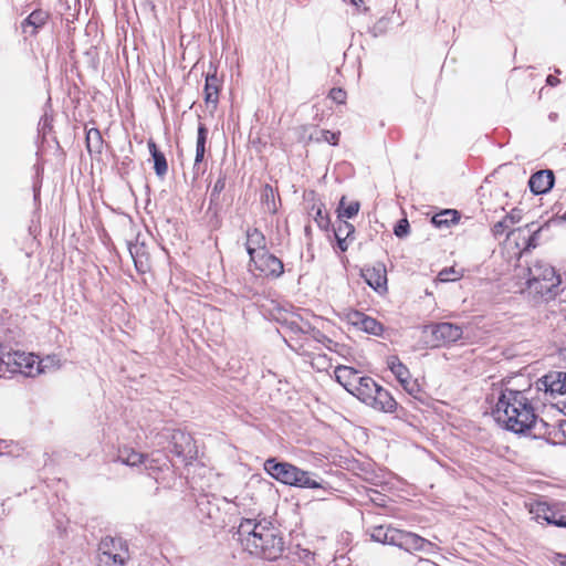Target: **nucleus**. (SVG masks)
Segmentation results:
<instances>
[{"mask_svg": "<svg viewBox=\"0 0 566 566\" xmlns=\"http://www.w3.org/2000/svg\"><path fill=\"white\" fill-rule=\"evenodd\" d=\"M532 389L502 391L493 410L494 419L507 430L524 433L536 423L537 416L531 403Z\"/></svg>", "mask_w": 566, "mask_h": 566, "instance_id": "nucleus-1", "label": "nucleus"}, {"mask_svg": "<svg viewBox=\"0 0 566 566\" xmlns=\"http://www.w3.org/2000/svg\"><path fill=\"white\" fill-rule=\"evenodd\" d=\"M238 536L245 551L270 560L279 558L284 548V542L277 528L265 520L241 521Z\"/></svg>", "mask_w": 566, "mask_h": 566, "instance_id": "nucleus-2", "label": "nucleus"}, {"mask_svg": "<svg viewBox=\"0 0 566 566\" xmlns=\"http://www.w3.org/2000/svg\"><path fill=\"white\" fill-rule=\"evenodd\" d=\"M264 470L276 481L303 489L322 488L314 476L315 474L304 471L289 462H277L275 459H268L264 462Z\"/></svg>", "mask_w": 566, "mask_h": 566, "instance_id": "nucleus-3", "label": "nucleus"}, {"mask_svg": "<svg viewBox=\"0 0 566 566\" xmlns=\"http://www.w3.org/2000/svg\"><path fill=\"white\" fill-rule=\"evenodd\" d=\"M559 283L560 279L556 275L555 269L552 265L536 261L528 268L527 285L537 293H548Z\"/></svg>", "mask_w": 566, "mask_h": 566, "instance_id": "nucleus-4", "label": "nucleus"}, {"mask_svg": "<svg viewBox=\"0 0 566 566\" xmlns=\"http://www.w3.org/2000/svg\"><path fill=\"white\" fill-rule=\"evenodd\" d=\"M98 551V566H124L128 559V549L120 538H103Z\"/></svg>", "mask_w": 566, "mask_h": 566, "instance_id": "nucleus-5", "label": "nucleus"}, {"mask_svg": "<svg viewBox=\"0 0 566 566\" xmlns=\"http://www.w3.org/2000/svg\"><path fill=\"white\" fill-rule=\"evenodd\" d=\"M426 332H429L431 335L432 346L455 343L461 339L463 335V329L460 325L449 322L428 325Z\"/></svg>", "mask_w": 566, "mask_h": 566, "instance_id": "nucleus-6", "label": "nucleus"}, {"mask_svg": "<svg viewBox=\"0 0 566 566\" xmlns=\"http://www.w3.org/2000/svg\"><path fill=\"white\" fill-rule=\"evenodd\" d=\"M396 546L409 553L424 552L427 554H433L439 551V547L430 541L419 536L416 533L401 530L398 531Z\"/></svg>", "mask_w": 566, "mask_h": 566, "instance_id": "nucleus-7", "label": "nucleus"}, {"mask_svg": "<svg viewBox=\"0 0 566 566\" xmlns=\"http://www.w3.org/2000/svg\"><path fill=\"white\" fill-rule=\"evenodd\" d=\"M387 365L402 388L410 396L417 398L420 394V387L417 380L411 378L409 369L400 361V359L396 356H390L387 359Z\"/></svg>", "mask_w": 566, "mask_h": 566, "instance_id": "nucleus-8", "label": "nucleus"}, {"mask_svg": "<svg viewBox=\"0 0 566 566\" xmlns=\"http://www.w3.org/2000/svg\"><path fill=\"white\" fill-rule=\"evenodd\" d=\"M536 389L543 390L546 396L555 398L566 394V371L553 370L536 381Z\"/></svg>", "mask_w": 566, "mask_h": 566, "instance_id": "nucleus-9", "label": "nucleus"}, {"mask_svg": "<svg viewBox=\"0 0 566 566\" xmlns=\"http://www.w3.org/2000/svg\"><path fill=\"white\" fill-rule=\"evenodd\" d=\"M252 265L265 276L279 277L284 272L282 261L268 251L258 253L254 260H250V266Z\"/></svg>", "mask_w": 566, "mask_h": 566, "instance_id": "nucleus-10", "label": "nucleus"}, {"mask_svg": "<svg viewBox=\"0 0 566 566\" xmlns=\"http://www.w3.org/2000/svg\"><path fill=\"white\" fill-rule=\"evenodd\" d=\"M345 318L349 324L368 334L380 335L382 332V325L378 321L359 311H348Z\"/></svg>", "mask_w": 566, "mask_h": 566, "instance_id": "nucleus-11", "label": "nucleus"}, {"mask_svg": "<svg viewBox=\"0 0 566 566\" xmlns=\"http://www.w3.org/2000/svg\"><path fill=\"white\" fill-rule=\"evenodd\" d=\"M361 275L366 283L379 293L387 291V270L386 266L377 262L376 264L365 268Z\"/></svg>", "mask_w": 566, "mask_h": 566, "instance_id": "nucleus-12", "label": "nucleus"}, {"mask_svg": "<svg viewBox=\"0 0 566 566\" xmlns=\"http://www.w3.org/2000/svg\"><path fill=\"white\" fill-rule=\"evenodd\" d=\"M13 365L17 371L27 377H35L41 374V361L36 355L31 353H14Z\"/></svg>", "mask_w": 566, "mask_h": 566, "instance_id": "nucleus-13", "label": "nucleus"}, {"mask_svg": "<svg viewBox=\"0 0 566 566\" xmlns=\"http://www.w3.org/2000/svg\"><path fill=\"white\" fill-rule=\"evenodd\" d=\"M245 249L250 255V260H254L258 253L266 251V239L259 229L249 228L245 231Z\"/></svg>", "mask_w": 566, "mask_h": 566, "instance_id": "nucleus-14", "label": "nucleus"}, {"mask_svg": "<svg viewBox=\"0 0 566 566\" xmlns=\"http://www.w3.org/2000/svg\"><path fill=\"white\" fill-rule=\"evenodd\" d=\"M554 185V174L551 170L535 172L528 180L530 189L535 195L549 191Z\"/></svg>", "mask_w": 566, "mask_h": 566, "instance_id": "nucleus-15", "label": "nucleus"}, {"mask_svg": "<svg viewBox=\"0 0 566 566\" xmlns=\"http://www.w3.org/2000/svg\"><path fill=\"white\" fill-rule=\"evenodd\" d=\"M336 380L349 392L354 390L359 379L363 376L358 375V371L349 366L339 365L334 370Z\"/></svg>", "mask_w": 566, "mask_h": 566, "instance_id": "nucleus-16", "label": "nucleus"}, {"mask_svg": "<svg viewBox=\"0 0 566 566\" xmlns=\"http://www.w3.org/2000/svg\"><path fill=\"white\" fill-rule=\"evenodd\" d=\"M377 387L378 384L371 377L363 376L352 391V395L368 406L373 401L371 399L375 391H377Z\"/></svg>", "mask_w": 566, "mask_h": 566, "instance_id": "nucleus-17", "label": "nucleus"}, {"mask_svg": "<svg viewBox=\"0 0 566 566\" xmlns=\"http://www.w3.org/2000/svg\"><path fill=\"white\" fill-rule=\"evenodd\" d=\"M373 401L368 405L378 411L395 412L397 409V402L389 391L378 385L377 391L371 399Z\"/></svg>", "mask_w": 566, "mask_h": 566, "instance_id": "nucleus-18", "label": "nucleus"}, {"mask_svg": "<svg viewBox=\"0 0 566 566\" xmlns=\"http://www.w3.org/2000/svg\"><path fill=\"white\" fill-rule=\"evenodd\" d=\"M221 87V81L217 76L216 71L213 73H208L206 77V84H205V102L207 105H211L213 108H216L218 101H219V92Z\"/></svg>", "mask_w": 566, "mask_h": 566, "instance_id": "nucleus-19", "label": "nucleus"}, {"mask_svg": "<svg viewBox=\"0 0 566 566\" xmlns=\"http://www.w3.org/2000/svg\"><path fill=\"white\" fill-rule=\"evenodd\" d=\"M398 531L391 526H378L373 530L371 538L375 542L396 546Z\"/></svg>", "mask_w": 566, "mask_h": 566, "instance_id": "nucleus-20", "label": "nucleus"}, {"mask_svg": "<svg viewBox=\"0 0 566 566\" xmlns=\"http://www.w3.org/2000/svg\"><path fill=\"white\" fill-rule=\"evenodd\" d=\"M49 18V14L43 10L33 11L22 23V31L28 33V28H32L31 34H34L36 30L43 27Z\"/></svg>", "mask_w": 566, "mask_h": 566, "instance_id": "nucleus-21", "label": "nucleus"}, {"mask_svg": "<svg viewBox=\"0 0 566 566\" xmlns=\"http://www.w3.org/2000/svg\"><path fill=\"white\" fill-rule=\"evenodd\" d=\"M146 455L136 452L130 448H123L118 451V461L126 465L136 467L142 463H146Z\"/></svg>", "mask_w": 566, "mask_h": 566, "instance_id": "nucleus-22", "label": "nucleus"}, {"mask_svg": "<svg viewBox=\"0 0 566 566\" xmlns=\"http://www.w3.org/2000/svg\"><path fill=\"white\" fill-rule=\"evenodd\" d=\"M521 220V213L520 211L513 210L511 213L505 216L501 221L496 222L493 228L492 232L495 237L502 235L505 233L510 228L520 222Z\"/></svg>", "mask_w": 566, "mask_h": 566, "instance_id": "nucleus-23", "label": "nucleus"}, {"mask_svg": "<svg viewBox=\"0 0 566 566\" xmlns=\"http://www.w3.org/2000/svg\"><path fill=\"white\" fill-rule=\"evenodd\" d=\"M148 148L154 159V168L157 176H165L168 170V165L164 154L157 149V146L153 140L148 142Z\"/></svg>", "mask_w": 566, "mask_h": 566, "instance_id": "nucleus-24", "label": "nucleus"}, {"mask_svg": "<svg viewBox=\"0 0 566 566\" xmlns=\"http://www.w3.org/2000/svg\"><path fill=\"white\" fill-rule=\"evenodd\" d=\"M208 136V129L203 124L198 127L197 143H196V158L195 165L202 161L206 151V142Z\"/></svg>", "mask_w": 566, "mask_h": 566, "instance_id": "nucleus-25", "label": "nucleus"}, {"mask_svg": "<svg viewBox=\"0 0 566 566\" xmlns=\"http://www.w3.org/2000/svg\"><path fill=\"white\" fill-rule=\"evenodd\" d=\"M457 220V211L455 210H444L440 213H437L432 217V223L437 228L448 227L451 222Z\"/></svg>", "mask_w": 566, "mask_h": 566, "instance_id": "nucleus-26", "label": "nucleus"}, {"mask_svg": "<svg viewBox=\"0 0 566 566\" xmlns=\"http://www.w3.org/2000/svg\"><path fill=\"white\" fill-rule=\"evenodd\" d=\"M552 507L544 503V502H537L535 504L531 505L530 513L533 515V518L536 521H545L547 522L549 513L552 512Z\"/></svg>", "mask_w": 566, "mask_h": 566, "instance_id": "nucleus-27", "label": "nucleus"}, {"mask_svg": "<svg viewBox=\"0 0 566 566\" xmlns=\"http://www.w3.org/2000/svg\"><path fill=\"white\" fill-rule=\"evenodd\" d=\"M358 211L359 203L357 201L349 202L347 206H345V198H342L339 207V217L350 219L354 216H356Z\"/></svg>", "mask_w": 566, "mask_h": 566, "instance_id": "nucleus-28", "label": "nucleus"}, {"mask_svg": "<svg viewBox=\"0 0 566 566\" xmlns=\"http://www.w3.org/2000/svg\"><path fill=\"white\" fill-rule=\"evenodd\" d=\"M39 361H41V374L55 370L61 367V360L55 355L46 356L43 359H39Z\"/></svg>", "mask_w": 566, "mask_h": 566, "instance_id": "nucleus-29", "label": "nucleus"}, {"mask_svg": "<svg viewBox=\"0 0 566 566\" xmlns=\"http://www.w3.org/2000/svg\"><path fill=\"white\" fill-rule=\"evenodd\" d=\"M355 228L352 223L340 220L337 228L335 229V238H347L350 239V237L354 234Z\"/></svg>", "mask_w": 566, "mask_h": 566, "instance_id": "nucleus-30", "label": "nucleus"}, {"mask_svg": "<svg viewBox=\"0 0 566 566\" xmlns=\"http://www.w3.org/2000/svg\"><path fill=\"white\" fill-rule=\"evenodd\" d=\"M546 523L558 527H566V515L553 509Z\"/></svg>", "mask_w": 566, "mask_h": 566, "instance_id": "nucleus-31", "label": "nucleus"}, {"mask_svg": "<svg viewBox=\"0 0 566 566\" xmlns=\"http://www.w3.org/2000/svg\"><path fill=\"white\" fill-rule=\"evenodd\" d=\"M339 133H333L329 130H318L315 139L317 142L324 140L331 145H336L338 143Z\"/></svg>", "mask_w": 566, "mask_h": 566, "instance_id": "nucleus-32", "label": "nucleus"}, {"mask_svg": "<svg viewBox=\"0 0 566 566\" xmlns=\"http://www.w3.org/2000/svg\"><path fill=\"white\" fill-rule=\"evenodd\" d=\"M461 277V274L454 270V268H449L440 271L438 279L441 282H453Z\"/></svg>", "mask_w": 566, "mask_h": 566, "instance_id": "nucleus-33", "label": "nucleus"}, {"mask_svg": "<svg viewBox=\"0 0 566 566\" xmlns=\"http://www.w3.org/2000/svg\"><path fill=\"white\" fill-rule=\"evenodd\" d=\"M395 234L399 238H402L408 234L409 223L407 219L400 220L395 227Z\"/></svg>", "mask_w": 566, "mask_h": 566, "instance_id": "nucleus-34", "label": "nucleus"}, {"mask_svg": "<svg viewBox=\"0 0 566 566\" xmlns=\"http://www.w3.org/2000/svg\"><path fill=\"white\" fill-rule=\"evenodd\" d=\"M329 97L334 102H336L338 104H343V103H345V99H346V92L343 91L342 88H333L329 92Z\"/></svg>", "mask_w": 566, "mask_h": 566, "instance_id": "nucleus-35", "label": "nucleus"}, {"mask_svg": "<svg viewBox=\"0 0 566 566\" xmlns=\"http://www.w3.org/2000/svg\"><path fill=\"white\" fill-rule=\"evenodd\" d=\"M92 140H95V144H96V147H98L99 143H101V136H99V133L98 130L96 129H91L88 133H87V136H86V142H87V148L88 150L91 151V147H92Z\"/></svg>", "mask_w": 566, "mask_h": 566, "instance_id": "nucleus-36", "label": "nucleus"}, {"mask_svg": "<svg viewBox=\"0 0 566 566\" xmlns=\"http://www.w3.org/2000/svg\"><path fill=\"white\" fill-rule=\"evenodd\" d=\"M314 219L319 228H326L329 223L327 216H325L323 213L321 207H317L316 214H315Z\"/></svg>", "mask_w": 566, "mask_h": 566, "instance_id": "nucleus-37", "label": "nucleus"}, {"mask_svg": "<svg viewBox=\"0 0 566 566\" xmlns=\"http://www.w3.org/2000/svg\"><path fill=\"white\" fill-rule=\"evenodd\" d=\"M264 197L266 198L268 210L270 212L274 213L276 211L275 203H274V201H272V203L269 202L270 197H272V198L274 197L272 188L265 187Z\"/></svg>", "mask_w": 566, "mask_h": 566, "instance_id": "nucleus-38", "label": "nucleus"}, {"mask_svg": "<svg viewBox=\"0 0 566 566\" xmlns=\"http://www.w3.org/2000/svg\"><path fill=\"white\" fill-rule=\"evenodd\" d=\"M224 186H226L224 179L219 178L213 186L212 193L218 195L219 192H221L224 189Z\"/></svg>", "mask_w": 566, "mask_h": 566, "instance_id": "nucleus-39", "label": "nucleus"}, {"mask_svg": "<svg viewBox=\"0 0 566 566\" xmlns=\"http://www.w3.org/2000/svg\"><path fill=\"white\" fill-rule=\"evenodd\" d=\"M337 240V244H338V248L340 249V251L345 252L347 251L348 249V240L347 238H336Z\"/></svg>", "mask_w": 566, "mask_h": 566, "instance_id": "nucleus-40", "label": "nucleus"}, {"mask_svg": "<svg viewBox=\"0 0 566 566\" xmlns=\"http://www.w3.org/2000/svg\"><path fill=\"white\" fill-rule=\"evenodd\" d=\"M546 82H547L548 85L554 86V85H556L559 82V80L556 76H554V75H548L547 78H546Z\"/></svg>", "mask_w": 566, "mask_h": 566, "instance_id": "nucleus-41", "label": "nucleus"}, {"mask_svg": "<svg viewBox=\"0 0 566 566\" xmlns=\"http://www.w3.org/2000/svg\"><path fill=\"white\" fill-rule=\"evenodd\" d=\"M350 3L357 8H359L363 3H364V0H349Z\"/></svg>", "mask_w": 566, "mask_h": 566, "instance_id": "nucleus-42", "label": "nucleus"}, {"mask_svg": "<svg viewBox=\"0 0 566 566\" xmlns=\"http://www.w3.org/2000/svg\"><path fill=\"white\" fill-rule=\"evenodd\" d=\"M560 410L566 415V399L562 402Z\"/></svg>", "mask_w": 566, "mask_h": 566, "instance_id": "nucleus-43", "label": "nucleus"}, {"mask_svg": "<svg viewBox=\"0 0 566 566\" xmlns=\"http://www.w3.org/2000/svg\"><path fill=\"white\" fill-rule=\"evenodd\" d=\"M560 429H562L564 436L566 437V422L560 424Z\"/></svg>", "mask_w": 566, "mask_h": 566, "instance_id": "nucleus-44", "label": "nucleus"}]
</instances>
